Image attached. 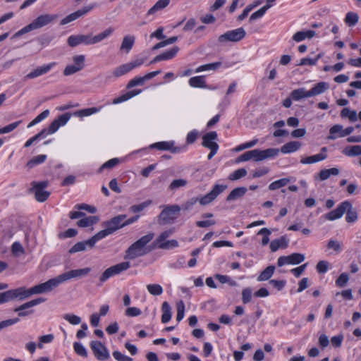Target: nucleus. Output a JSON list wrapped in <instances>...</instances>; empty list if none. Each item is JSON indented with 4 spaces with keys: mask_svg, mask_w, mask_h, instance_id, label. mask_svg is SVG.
<instances>
[{
    "mask_svg": "<svg viewBox=\"0 0 361 361\" xmlns=\"http://www.w3.org/2000/svg\"><path fill=\"white\" fill-rule=\"evenodd\" d=\"M154 234L153 233H149L133 243L126 250L124 259H134L149 253L151 250L148 249L146 245L154 238Z\"/></svg>",
    "mask_w": 361,
    "mask_h": 361,
    "instance_id": "nucleus-1",
    "label": "nucleus"
},
{
    "mask_svg": "<svg viewBox=\"0 0 361 361\" xmlns=\"http://www.w3.org/2000/svg\"><path fill=\"white\" fill-rule=\"evenodd\" d=\"M227 186L226 185H219L216 184L212 188V190L208 192L207 195H204L201 198L198 199L197 197H192L190 200H187L182 204V209L185 211H190L192 209L193 206L199 202L201 205L205 206L211 202H212L220 194L224 192V191L226 189Z\"/></svg>",
    "mask_w": 361,
    "mask_h": 361,
    "instance_id": "nucleus-2",
    "label": "nucleus"
},
{
    "mask_svg": "<svg viewBox=\"0 0 361 361\" xmlns=\"http://www.w3.org/2000/svg\"><path fill=\"white\" fill-rule=\"evenodd\" d=\"M32 295L31 288H26L25 286H22L0 293V302L2 304L14 300H23Z\"/></svg>",
    "mask_w": 361,
    "mask_h": 361,
    "instance_id": "nucleus-3",
    "label": "nucleus"
},
{
    "mask_svg": "<svg viewBox=\"0 0 361 361\" xmlns=\"http://www.w3.org/2000/svg\"><path fill=\"white\" fill-rule=\"evenodd\" d=\"M126 218V215L121 214L118 215L112 218L111 220L106 221L105 223L106 228L97 233L101 239H103L107 235L112 234L116 230L125 226L124 220Z\"/></svg>",
    "mask_w": 361,
    "mask_h": 361,
    "instance_id": "nucleus-4",
    "label": "nucleus"
},
{
    "mask_svg": "<svg viewBox=\"0 0 361 361\" xmlns=\"http://www.w3.org/2000/svg\"><path fill=\"white\" fill-rule=\"evenodd\" d=\"M180 209V207L178 204L166 206L158 216L159 224H169L172 222L177 218Z\"/></svg>",
    "mask_w": 361,
    "mask_h": 361,
    "instance_id": "nucleus-5",
    "label": "nucleus"
},
{
    "mask_svg": "<svg viewBox=\"0 0 361 361\" xmlns=\"http://www.w3.org/2000/svg\"><path fill=\"white\" fill-rule=\"evenodd\" d=\"M246 35L245 30L243 27L228 30L218 37V42L224 44L228 42H238L243 39Z\"/></svg>",
    "mask_w": 361,
    "mask_h": 361,
    "instance_id": "nucleus-6",
    "label": "nucleus"
},
{
    "mask_svg": "<svg viewBox=\"0 0 361 361\" xmlns=\"http://www.w3.org/2000/svg\"><path fill=\"white\" fill-rule=\"evenodd\" d=\"M61 283L59 275L55 278L51 279L44 283L34 286L31 288L32 295L42 294L51 292L53 289L58 287Z\"/></svg>",
    "mask_w": 361,
    "mask_h": 361,
    "instance_id": "nucleus-7",
    "label": "nucleus"
},
{
    "mask_svg": "<svg viewBox=\"0 0 361 361\" xmlns=\"http://www.w3.org/2000/svg\"><path fill=\"white\" fill-rule=\"evenodd\" d=\"M130 267V263L129 262H121L114 266L110 267L103 272L99 278V281L102 283L110 277L119 274L122 271L128 269Z\"/></svg>",
    "mask_w": 361,
    "mask_h": 361,
    "instance_id": "nucleus-8",
    "label": "nucleus"
},
{
    "mask_svg": "<svg viewBox=\"0 0 361 361\" xmlns=\"http://www.w3.org/2000/svg\"><path fill=\"white\" fill-rule=\"evenodd\" d=\"M250 153L251 159H253L255 161H260L278 156L279 149L276 148H269L264 150L255 149L250 150Z\"/></svg>",
    "mask_w": 361,
    "mask_h": 361,
    "instance_id": "nucleus-9",
    "label": "nucleus"
},
{
    "mask_svg": "<svg viewBox=\"0 0 361 361\" xmlns=\"http://www.w3.org/2000/svg\"><path fill=\"white\" fill-rule=\"evenodd\" d=\"M102 240L98 233H96L91 238L87 240L80 241L75 243L69 250L70 254H74L78 252L85 251L87 249H92L96 243Z\"/></svg>",
    "mask_w": 361,
    "mask_h": 361,
    "instance_id": "nucleus-10",
    "label": "nucleus"
},
{
    "mask_svg": "<svg viewBox=\"0 0 361 361\" xmlns=\"http://www.w3.org/2000/svg\"><path fill=\"white\" fill-rule=\"evenodd\" d=\"M32 188L30 189L35 193V199L40 202L46 201L50 195V192L44 189L48 186L47 181L32 182Z\"/></svg>",
    "mask_w": 361,
    "mask_h": 361,
    "instance_id": "nucleus-11",
    "label": "nucleus"
},
{
    "mask_svg": "<svg viewBox=\"0 0 361 361\" xmlns=\"http://www.w3.org/2000/svg\"><path fill=\"white\" fill-rule=\"evenodd\" d=\"M45 301L46 299L43 298H36L16 307L14 311L18 312V316L20 317H27L34 312V310L28 309L39 305Z\"/></svg>",
    "mask_w": 361,
    "mask_h": 361,
    "instance_id": "nucleus-12",
    "label": "nucleus"
},
{
    "mask_svg": "<svg viewBox=\"0 0 361 361\" xmlns=\"http://www.w3.org/2000/svg\"><path fill=\"white\" fill-rule=\"evenodd\" d=\"M97 6V4L94 3L87 6H85L76 11L68 15L64 18H63L61 22L60 25H66L73 20H77L78 18L87 14L89 12H90L92 10H93Z\"/></svg>",
    "mask_w": 361,
    "mask_h": 361,
    "instance_id": "nucleus-13",
    "label": "nucleus"
},
{
    "mask_svg": "<svg viewBox=\"0 0 361 361\" xmlns=\"http://www.w3.org/2000/svg\"><path fill=\"white\" fill-rule=\"evenodd\" d=\"M90 347L97 360L104 361L110 357L107 348L100 341H92Z\"/></svg>",
    "mask_w": 361,
    "mask_h": 361,
    "instance_id": "nucleus-14",
    "label": "nucleus"
},
{
    "mask_svg": "<svg viewBox=\"0 0 361 361\" xmlns=\"http://www.w3.org/2000/svg\"><path fill=\"white\" fill-rule=\"evenodd\" d=\"M305 259V255L301 253H293L288 256H281L278 258L277 265L283 267L286 264H298Z\"/></svg>",
    "mask_w": 361,
    "mask_h": 361,
    "instance_id": "nucleus-15",
    "label": "nucleus"
},
{
    "mask_svg": "<svg viewBox=\"0 0 361 361\" xmlns=\"http://www.w3.org/2000/svg\"><path fill=\"white\" fill-rule=\"evenodd\" d=\"M91 271V269L89 267L73 269L68 271L64 272L59 275L61 283H64L70 279L75 278H82L87 276Z\"/></svg>",
    "mask_w": 361,
    "mask_h": 361,
    "instance_id": "nucleus-16",
    "label": "nucleus"
},
{
    "mask_svg": "<svg viewBox=\"0 0 361 361\" xmlns=\"http://www.w3.org/2000/svg\"><path fill=\"white\" fill-rule=\"evenodd\" d=\"M350 207V202L344 201L331 212L325 214V219L329 221H334L340 219L345 212L346 209Z\"/></svg>",
    "mask_w": 361,
    "mask_h": 361,
    "instance_id": "nucleus-17",
    "label": "nucleus"
},
{
    "mask_svg": "<svg viewBox=\"0 0 361 361\" xmlns=\"http://www.w3.org/2000/svg\"><path fill=\"white\" fill-rule=\"evenodd\" d=\"M58 18L57 15L54 14H43L36 18L32 23L34 30L41 28L49 24L54 23Z\"/></svg>",
    "mask_w": 361,
    "mask_h": 361,
    "instance_id": "nucleus-18",
    "label": "nucleus"
},
{
    "mask_svg": "<svg viewBox=\"0 0 361 361\" xmlns=\"http://www.w3.org/2000/svg\"><path fill=\"white\" fill-rule=\"evenodd\" d=\"M69 46L74 47L80 44H93L92 37L90 35H71L67 40Z\"/></svg>",
    "mask_w": 361,
    "mask_h": 361,
    "instance_id": "nucleus-19",
    "label": "nucleus"
},
{
    "mask_svg": "<svg viewBox=\"0 0 361 361\" xmlns=\"http://www.w3.org/2000/svg\"><path fill=\"white\" fill-rule=\"evenodd\" d=\"M56 66L55 62H51L48 64L43 65L42 66H39L28 74H27L24 79L25 80L27 79H34L37 77H39L42 75H44L49 73L54 66Z\"/></svg>",
    "mask_w": 361,
    "mask_h": 361,
    "instance_id": "nucleus-20",
    "label": "nucleus"
},
{
    "mask_svg": "<svg viewBox=\"0 0 361 361\" xmlns=\"http://www.w3.org/2000/svg\"><path fill=\"white\" fill-rule=\"evenodd\" d=\"M217 133L215 131L207 133L202 137V145L209 149H219V145L214 142L217 139Z\"/></svg>",
    "mask_w": 361,
    "mask_h": 361,
    "instance_id": "nucleus-21",
    "label": "nucleus"
},
{
    "mask_svg": "<svg viewBox=\"0 0 361 361\" xmlns=\"http://www.w3.org/2000/svg\"><path fill=\"white\" fill-rule=\"evenodd\" d=\"M326 151V147H324L321 149V152L319 154L304 157L301 159L300 163L303 164H311L324 160L327 158Z\"/></svg>",
    "mask_w": 361,
    "mask_h": 361,
    "instance_id": "nucleus-22",
    "label": "nucleus"
},
{
    "mask_svg": "<svg viewBox=\"0 0 361 361\" xmlns=\"http://www.w3.org/2000/svg\"><path fill=\"white\" fill-rule=\"evenodd\" d=\"M173 142H159L150 145V148H155L159 150H169L173 153H179L181 152V148L178 147H173Z\"/></svg>",
    "mask_w": 361,
    "mask_h": 361,
    "instance_id": "nucleus-23",
    "label": "nucleus"
},
{
    "mask_svg": "<svg viewBox=\"0 0 361 361\" xmlns=\"http://www.w3.org/2000/svg\"><path fill=\"white\" fill-rule=\"evenodd\" d=\"M179 48L178 47H173L170 50L164 52L161 54L157 55L154 57L152 61L149 63V64L159 62L161 61L169 60L173 59L178 52Z\"/></svg>",
    "mask_w": 361,
    "mask_h": 361,
    "instance_id": "nucleus-24",
    "label": "nucleus"
},
{
    "mask_svg": "<svg viewBox=\"0 0 361 361\" xmlns=\"http://www.w3.org/2000/svg\"><path fill=\"white\" fill-rule=\"evenodd\" d=\"M288 246V240L285 235L272 240L270 243V249L271 252H276L279 248H286Z\"/></svg>",
    "mask_w": 361,
    "mask_h": 361,
    "instance_id": "nucleus-25",
    "label": "nucleus"
},
{
    "mask_svg": "<svg viewBox=\"0 0 361 361\" xmlns=\"http://www.w3.org/2000/svg\"><path fill=\"white\" fill-rule=\"evenodd\" d=\"M329 87V85L326 82H319L315 84L310 90L309 95L311 97L317 96L324 93Z\"/></svg>",
    "mask_w": 361,
    "mask_h": 361,
    "instance_id": "nucleus-26",
    "label": "nucleus"
},
{
    "mask_svg": "<svg viewBox=\"0 0 361 361\" xmlns=\"http://www.w3.org/2000/svg\"><path fill=\"white\" fill-rule=\"evenodd\" d=\"M247 189L245 187H238L234 188L226 197L227 202L236 200L245 195Z\"/></svg>",
    "mask_w": 361,
    "mask_h": 361,
    "instance_id": "nucleus-27",
    "label": "nucleus"
},
{
    "mask_svg": "<svg viewBox=\"0 0 361 361\" xmlns=\"http://www.w3.org/2000/svg\"><path fill=\"white\" fill-rule=\"evenodd\" d=\"M135 38L133 35H126L123 37L121 42L120 50L129 53L135 44Z\"/></svg>",
    "mask_w": 361,
    "mask_h": 361,
    "instance_id": "nucleus-28",
    "label": "nucleus"
},
{
    "mask_svg": "<svg viewBox=\"0 0 361 361\" xmlns=\"http://www.w3.org/2000/svg\"><path fill=\"white\" fill-rule=\"evenodd\" d=\"M300 147L301 143L300 142L291 141L283 145L281 149H279V152H281L283 154H289L297 151Z\"/></svg>",
    "mask_w": 361,
    "mask_h": 361,
    "instance_id": "nucleus-29",
    "label": "nucleus"
},
{
    "mask_svg": "<svg viewBox=\"0 0 361 361\" xmlns=\"http://www.w3.org/2000/svg\"><path fill=\"white\" fill-rule=\"evenodd\" d=\"M290 97L294 101H299L304 98L310 97L309 90H306L304 87L293 90L290 93Z\"/></svg>",
    "mask_w": 361,
    "mask_h": 361,
    "instance_id": "nucleus-30",
    "label": "nucleus"
},
{
    "mask_svg": "<svg viewBox=\"0 0 361 361\" xmlns=\"http://www.w3.org/2000/svg\"><path fill=\"white\" fill-rule=\"evenodd\" d=\"M316 35L315 31L307 30V31H299L294 34L293 39L297 42H301L306 38H312Z\"/></svg>",
    "mask_w": 361,
    "mask_h": 361,
    "instance_id": "nucleus-31",
    "label": "nucleus"
},
{
    "mask_svg": "<svg viewBox=\"0 0 361 361\" xmlns=\"http://www.w3.org/2000/svg\"><path fill=\"white\" fill-rule=\"evenodd\" d=\"M99 221V218L96 216H85L77 222V225L82 228L90 226Z\"/></svg>",
    "mask_w": 361,
    "mask_h": 361,
    "instance_id": "nucleus-32",
    "label": "nucleus"
},
{
    "mask_svg": "<svg viewBox=\"0 0 361 361\" xmlns=\"http://www.w3.org/2000/svg\"><path fill=\"white\" fill-rule=\"evenodd\" d=\"M161 322L164 324L169 322L171 319V308L167 302H164L161 305Z\"/></svg>",
    "mask_w": 361,
    "mask_h": 361,
    "instance_id": "nucleus-33",
    "label": "nucleus"
},
{
    "mask_svg": "<svg viewBox=\"0 0 361 361\" xmlns=\"http://www.w3.org/2000/svg\"><path fill=\"white\" fill-rule=\"evenodd\" d=\"M343 154L347 157H356L361 155V145L348 146L343 150Z\"/></svg>",
    "mask_w": 361,
    "mask_h": 361,
    "instance_id": "nucleus-34",
    "label": "nucleus"
},
{
    "mask_svg": "<svg viewBox=\"0 0 361 361\" xmlns=\"http://www.w3.org/2000/svg\"><path fill=\"white\" fill-rule=\"evenodd\" d=\"M343 133V128L341 125H334L329 130V140H336L338 137H342L341 135Z\"/></svg>",
    "mask_w": 361,
    "mask_h": 361,
    "instance_id": "nucleus-35",
    "label": "nucleus"
},
{
    "mask_svg": "<svg viewBox=\"0 0 361 361\" xmlns=\"http://www.w3.org/2000/svg\"><path fill=\"white\" fill-rule=\"evenodd\" d=\"M140 92H141L140 90L129 91V92L125 93L124 94L115 98L113 100L112 103L114 104H117L126 102V101L128 100L129 99L132 98L133 97L140 94Z\"/></svg>",
    "mask_w": 361,
    "mask_h": 361,
    "instance_id": "nucleus-36",
    "label": "nucleus"
},
{
    "mask_svg": "<svg viewBox=\"0 0 361 361\" xmlns=\"http://www.w3.org/2000/svg\"><path fill=\"white\" fill-rule=\"evenodd\" d=\"M114 31V29L111 27H108L99 34L92 37L93 44L99 43L102 40L109 37Z\"/></svg>",
    "mask_w": 361,
    "mask_h": 361,
    "instance_id": "nucleus-37",
    "label": "nucleus"
},
{
    "mask_svg": "<svg viewBox=\"0 0 361 361\" xmlns=\"http://www.w3.org/2000/svg\"><path fill=\"white\" fill-rule=\"evenodd\" d=\"M339 174V169L337 168H331L329 169H323L318 173V177L320 180H325L328 179L330 176H337Z\"/></svg>",
    "mask_w": 361,
    "mask_h": 361,
    "instance_id": "nucleus-38",
    "label": "nucleus"
},
{
    "mask_svg": "<svg viewBox=\"0 0 361 361\" xmlns=\"http://www.w3.org/2000/svg\"><path fill=\"white\" fill-rule=\"evenodd\" d=\"M262 2L263 0H256L252 4L247 6L246 8L243 10V13L238 16V20L242 21L244 20L254 8L258 6Z\"/></svg>",
    "mask_w": 361,
    "mask_h": 361,
    "instance_id": "nucleus-39",
    "label": "nucleus"
},
{
    "mask_svg": "<svg viewBox=\"0 0 361 361\" xmlns=\"http://www.w3.org/2000/svg\"><path fill=\"white\" fill-rule=\"evenodd\" d=\"M133 69L130 63H127L116 68L113 72V75L114 76L118 78L129 73Z\"/></svg>",
    "mask_w": 361,
    "mask_h": 361,
    "instance_id": "nucleus-40",
    "label": "nucleus"
},
{
    "mask_svg": "<svg viewBox=\"0 0 361 361\" xmlns=\"http://www.w3.org/2000/svg\"><path fill=\"white\" fill-rule=\"evenodd\" d=\"M274 271H275L274 266L271 265V266L267 267L259 275V276L257 277V281H264L269 280L274 274Z\"/></svg>",
    "mask_w": 361,
    "mask_h": 361,
    "instance_id": "nucleus-41",
    "label": "nucleus"
},
{
    "mask_svg": "<svg viewBox=\"0 0 361 361\" xmlns=\"http://www.w3.org/2000/svg\"><path fill=\"white\" fill-rule=\"evenodd\" d=\"M170 2V0H159L148 11L147 15L154 14L157 11L166 8Z\"/></svg>",
    "mask_w": 361,
    "mask_h": 361,
    "instance_id": "nucleus-42",
    "label": "nucleus"
},
{
    "mask_svg": "<svg viewBox=\"0 0 361 361\" xmlns=\"http://www.w3.org/2000/svg\"><path fill=\"white\" fill-rule=\"evenodd\" d=\"M47 159V155L45 154H40L37 155L32 159H31L26 164V167L29 169L35 167V166L44 163Z\"/></svg>",
    "mask_w": 361,
    "mask_h": 361,
    "instance_id": "nucleus-43",
    "label": "nucleus"
},
{
    "mask_svg": "<svg viewBox=\"0 0 361 361\" xmlns=\"http://www.w3.org/2000/svg\"><path fill=\"white\" fill-rule=\"evenodd\" d=\"M189 84L192 87H206L204 76H195L190 78Z\"/></svg>",
    "mask_w": 361,
    "mask_h": 361,
    "instance_id": "nucleus-44",
    "label": "nucleus"
},
{
    "mask_svg": "<svg viewBox=\"0 0 361 361\" xmlns=\"http://www.w3.org/2000/svg\"><path fill=\"white\" fill-rule=\"evenodd\" d=\"M290 180L288 178H283L277 180H275L272 182L269 185V190H275L277 189H279L281 188H283L288 185V183H290Z\"/></svg>",
    "mask_w": 361,
    "mask_h": 361,
    "instance_id": "nucleus-45",
    "label": "nucleus"
},
{
    "mask_svg": "<svg viewBox=\"0 0 361 361\" xmlns=\"http://www.w3.org/2000/svg\"><path fill=\"white\" fill-rule=\"evenodd\" d=\"M343 118H348L351 122H355L357 120V114L356 111L351 110L349 108H344L341 112Z\"/></svg>",
    "mask_w": 361,
    "mask_h": 361,
    "instance_id": "nucleus-46",
    "label": "nucleus"
},
{
    "mask_svg": "<svg viewBox=\"0 0 361 361\" xmlns=\"http://www.w3.org/2000/svg\"><path fill=\"white\" fill-rule=\"evenodd\" d=\"M188 185V180L183 178L173 180L169 185L170 190H176L177 189L185 187Z\"/></svg>",
    "mask_w": 361,
    "mask_h": 361,
    "instance_id": "nucleus-47",
    "label": "nucleus"
},
{
    "mask_svg": "<svg viewBox=\"0 0 361 361\" xmlns=\"http://www.w3.org/2000/svg\"><path fill=\"white\" fill-rule=\"evenodd\" d=\"M157 247L163 250H170L179 246V243L176 240H166L156 245Z\"/></svg>",
    "mask_w": 361,
    "mask_h": 361,
    "instance_id": "nucleus-48",
    "label": "nucleus"
},
{
    "mask_svg": "<svg viewBox=\"0 0 361 361\" xmlns=\"http://www.w3.org/2000/svg\"><path fill=\"white\" fill-rule=\"evenodd\" d=\"M221 62H215V63L204 64V65L199 66L196 69V72L199 73V72L210 71V70L215 71V70L218 69L221 66Z\"/></svg>",
    "mask_w": 361,
    "mask_h": 361,
    "instance_id": "nucleus-49",
    "label": "nucleus"
},
{
    "mask_svg": "<svg viewBox=\"0 0 361 361\" xmlns=\"http://www.w3.org/2000/svg\"><path fill=\"white\" fill-rule=\"evenodd\" d=\"M173 233L174 228H170L167 231H163L154 241V246L159 245L161 243L164 242V240L169 237H170Z\"/></svg>",
    "mask_w": 361,
    "mask_h": 361,
    "instance_id": "nucleus-50",
    "label": "nucleus"
},
{
    "mask_svg": "<svg viewBox=\"0 0 361 361\" xmlns=\"http://www.w3.org/2000/svg\"><path fill=\"white\" fill-rule=\"evenodd\" d=\"M247 175V170L245 169H239L235 170L234 172L231 173L228 176V179L230 180H236L241 178L245 177Z\"/></svg>",
    "mask_w": 361,
    "mask_h": 361,
    "instance_id": "nucleus-51",
    "label": "nucleus"
},
{
    "mask_svg": "<svg viewBox=\"0 0 361 361\" xmlns=\"http://www.w3.org/2000/svg\"><path fill=\"white\" fill-rule=\"evenodd\" d=\"M97 111L98 109L97 108L92 107L77 111L73 114L75 116L83 117L90 116L93 114L97 113Z\"/></svg>",
    "mask_w": 361,
    "mask_h": 361,
    "instance_id": "nucleus-52",
    "label": "nucleus"
},
{
    "mask_svg": "<svg viewBox=\"0 0 361 361\" xmlns=\"http://www.w3.org/2000/svg\"><path fill=\"white\" fill-rule=\"evenodd\" d=\"M345 212H347L346 216H345V220L347 222L354 223L357 221V213L355 209H353V206L351 204H350V207L348 208V209H346Z\"/></svg>",
    "mask_w": 361,
    "mask_h": 361,
    "instance_id": "nucleus-53",
    "label": "nucleus"
},
{
    "mask_svg": "<svg viewBox=\"0 0 361 361\" xmlns=\"http://www.w3.org/2000/svg\"><path fill=\"white\" fill-rule=\"evenodd\" d=\"M358 15L353 12H348L345 18V22L349 26H353L358 22Z\"/></svg>",
    "mask_w": 361,
    "mask_h": 361,
    "instance_id": "nucleus-54",
    "label": "nucleus"
},
{
    "mask_svg": "<svg viewBox=\"0 0 361 361\" xmlns=\"http://www.w3.org/2000/svg\"><path fill=\"white\" fill-rule=\"evenodd\" d=\"M147 289L152 295H160L163 293V288L159 284H149L147 286Z\"/></svg>",
    "mask_w": 361,
    "mask_h": 361,
    "instance_id": "nucleus-55",
    "label": "nucleus"
},
{
    "mask_svg": "<svg viewBox=\"0 0 361 361\" xmlns=\"http://www.w3.org/2000/svg\"><path fill=\"white\" fill-rule=\"evenodd\" d=\"M85 55H76L73 57V66L81 71L85 67Z\"/></svg>",
    "mask_w": 361,
    "mask_h": 361,
    "instance_id": "nucleus-56",
    "label": "nucleus"
},
{
    "mask_svg": "<svg viewBox=\"0 0 361 361\" xmlns=\"http://www.w3.org/2000/svg\"><path fill=\"white\" fill-rule=\"evenodd\" d=\"M49 115V111L48 109L44 110L28 124L27 128H31L32 126L41 122L42 120H44L47 117H48Z\"/></svg>",
    "mask_w": 361,
    "mask_h": 361,
    "instance_id": "nucleus-57",
    "label": "nucleus"
},
{
    "mask_svg": "<svg viewBox=\"0 0 361 361\" xmlns=\"http://www.w3.org/2000/svg\"><path fill=\"white\" fill-rule=\"evenodd\" d=\"M269 9L268 6H264L257 11L254 12L250 17L249 21L252 22L255 20L262 18Z\"/></svg>",
    "mask_w": 361,
    "mask_h": 361,
    "instance_id": "nucleus-58",
    "label": "nucleus"
},
{
    "mask_svg": "<svg viewBox=\"0 0 361 361\" xmlns=\"http://www.w3.org/2000/svg\"><path fill=\"white\" fill-rule=\"evenodd\" d=\"M63 318L73 325H78L81 322V318L73 314H66Z\"/></svg>",
    "mask_w": 361,
    "mask_h": 361,
    "instance_id": "nucleus-59",
    "label": "nucleus"
},
{
    "mask_svg": "<svg viewBox=\"0 0 361 361\" xmlns=\"http://www.w3.org/2000/svg\"><path fill=\"white\" fill-rule=\"evenodd\" d=\"M73 348H74L75 352L78 355L83 357H87V350L80 343L75 342L73 343Z\"/></svg>",
    "mask_w": 361,
    "mask_h": 361,
    "instance_id": "nucleus-60",
    "label": "nucleus"
},
{
    "mask_svg": "<svg viewBox=\"0 0 361 361\" xmlns=\"http://www.w3.org/2000/svg\"><path fill=\"white\" fill-rule=\"evenodd\" d=\"M349 280V276L347 273H342L336 280V285L339 288L345 286Z\"/></svg>",
    "mask_w": 361,
    "mask_h": 361,
    "instance_id": "nucleus-61",
    "label": "nucleus"
},
{
    "mask_svg": "<svg viewBox=\"0 0 361 361\" xmlns=\"http://www.w3.org/2000/svg\"><path fill=\"white\" fill-rule=\"evenodd\" d=\"M270 234H271V231L267 228H263L258 231L257 235H264V237L262 239V245H266L269 243V235Z\"/></svg>",
    "mask_w": 361,
    "mask_h": 361,
    "instance_id": "nucleus-62",
    "label": "nucleus"
},
{
    "mask_svg": "<svg viewBox=\"0 0 361 361\" xmlns=\"http://www.w3.org/2000/svg\"><path fill=\"white\" fill-rule=\"evenodd\" d=\"M151 204V201H145L139 204H135L130 207V210L133 213H138Z\"/></svg>",
    "mask_w": 361,
    "mask_h": 361,
    "instance_id": "nucleus-63",
    "label": "nucleus"
},
{
    "mask_svg": "<svg viewBox=\"0 0 361 361\" xmlns=\"http://www.w3.org/2000/svg\"><path fill=\"white\" fill-rule=\"evenodd\" d=\"M11 252L14 256H19L24 253V248L19 242H15L11 246Z\"/></svg>",
    "mask_w": 361,
    "mask_h": 361,
    "instance_id": "nucleus-64",
    "label": "nucleus"
}]
</instances>
